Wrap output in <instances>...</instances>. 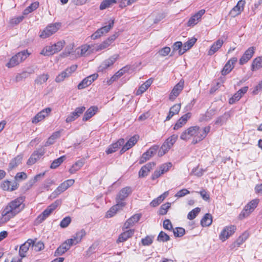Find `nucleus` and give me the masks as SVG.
Instances as JSON below:
<instances>
[{"mask_svg":"<svg viewBox=\"0 0 262 262\" xmlns=\"http://www.w3.org/2000/svg\"><path fill=\"white\" fill-rule=\"evenodd\" d=\"M114 24V20H110L108 25L101 27L94 33L91 35V38L92 39H96L101 37L104 34L107 33L113 27Z\"/></svg>","mask_w":262,"mask_h":262,"instance_id":"10","label":"nucleus"},{"mask_svg":"<svg viewBox=\"0 0 262 262\" xmlns=\"http://www.w3.org/2000/svg\"><path fill=\"white\" fill-rule=\"evenodd\" d=\"M85 231L83 229H82L80 231L77 232L73 238H71L70 239L73 240V245H76L80 242L82 238L85 236Z\"/></svg>","mask_w":262,"mask_h":262,"instance_id":"36","label":"nucleus"},{"mask_svg":"<svg viewBox=\"0 0 262 262\" xmlns=\"http://www.w3.org/2000/svg\"><path fill=\"white\" fill-rule=\"evenodd\" d=\"M61 201L57 200L54 203L49 206L37 218L36 221L38 223H41L45 220H46L51 213L58 206L60 205Z\"/></svg>","mask_w":262,"mask_h":262,"instance_id":"4","label":"nucleus"},{"mask_svg":"<svg viewBox=\"0 0 262 262\" xmlns=\"http://www.w3.org/2000/svg\"><path fill=\"white\" fill-rule=\"evenodd\" d=\"M24 17L23 15L12 18L10 20V24L12 25H17L20 22H21L24 19Z\"/></svg>","mask_w":262,"mask_h":262,"instance_id":"64","label":"nucleus"},{"mask_svg":"<svg viewBox=\"0 0 262 262\" xmlns=\"http://www.w3.org/2000/svg\"><path fill=\"white\" fill-rule=\"evenodd\" d=\"M135 233L134 229L127 230L120 234L117 240V243L124 242L127 241L129 238L132 237Z\"/></svg>","mask_w":262,"mask_h":262,"instance_id":"24","label":"nucleus"},{"mask_svg":"<svg viewBox=\"0 0 262 262\" xmlns=\"http://www.w3.org/2000/svg\"><path fill=\"white\" fill-rule=\"evenodd\" d=\"M191 138H192V136L191 126L184 130L180 136V139L185 141H188Z\"/></svg>","mask_w":262,"mask_h":262,"instance_id":"38","label":"nucleus"},{"mask_svg":"<svg viewBox=\"0 0 262 262\" xmlns=\"http://www.w3.org/2000/svg\"><path fill=\"white\" fill-rule=\"evenodd\" d=\"M245 1L244 0H240L238 2L236 5L231 10L230 14L235 17L241 13L244 10Z\"/></svg>","mask_w":262,"mask_h":262,"instance_id":"20","label":"nucleus"},{"mask_svg":"<svg viewBox=\"0 0 262 262\" xmlns=\"http://www.w3.org/2000/svg\"><path fill=\"white\" fill-rule=\"evenodd\" d=\"M66 156H62L54 160L50 165L51 169H55L58 167L66 160Z\"/></svg>","mask_w":262,"mask_h":262,"instance_id":"43","label":"nucleus"},{"mask_svg":"<svg viewBox=\"0 0 262 262\" xmlns=\"http://www.w3.org/2000/svg\"><path fill=\"white\" fill-rule=\"evenodd\" d=\"M124 143V140L122 138L119 139L116 142L110 145L107 150L106 153L107 155L112 154L116 151Z\"/></svg>","mask_w":262,"mask_h":262,"instance_id":"21","label":"nucleus"},{"mask_svg":"<svg viewBox=\"0 0 262 262\" xmlns=\"http://www.w3.org/2000/svg\"><path fill=\"white\" fill-rule=\"evenodd\" d=\"M237 61L236 57H232L225 65L221 73L223 75H226L230 73L234 68V64Z\"/></svg>","mask_w":262,"mask_h":262,"instance_id":"19","label":"nucleus"},{"mask_svg":"<svg viewBox=\"0 0 262 262\" xmlns=\"http://www.w3.org/2000/svg\"><path fill=\"white\" fill-rule=\"evenodd\" d=\"M98 110V108L96 106H93L90 107L84 113L82 120L83 121H88L96 113Z\"/></svg>","mask_w":262,"mask_h":262,"instance_id":"29","label":"nucleus"},{"mask_svg":"<svg viewBox=\"0 0 262 262\" xmlns=\"http://www.w3.org/2000/svg\"><path fill=\"white\" fill-rule=\"evenodd\" d=\"M55 49L54 48L53 45L48 46L45 47L40 52V54L44 56H50L56 53Z\"/></svg>","mask_w":262,"mask_h":262,"instance_id":"35","label":"nucleus"},{"mask_svg":"<svg viewBox=\"0 0 262 262\" xmlns=\"http://www.w3.org/2000/svg\"><path fill=\"white\" fill-rule=\"evenodd\" d=\"M119 57V55L117 54H115L112 56L110 57L108 59L104 60L105 62L107 64V67L109 68L110 66L113 65L115 61L117 60Z\"/></svg>","mask_w":262,"mask_h":262,"instance_id":"50","label":"nucleus"},{"mask_svg":"<svg viewBox=\"0 0 262 262\" xmlns=\"http://www.w3.org/2000/svg\"><path fill=\"white\" fill-rule=\"evenodd\" d=\"M173 233L176 237H182L185 233V230L182 227H176L173 229Z\"/></svg>","mask_w":262,"mask_h":262,"instance_id":"47","label":"nucleus"},{"mask_svg":"<svg viewBox=\"0 0 262 262\" xmlns=\"http://www.w3.org/2000/svg\"><path fill=\"white\" fill-rule=\"evenodd\" d=\"M184 85V81L183 79H181L179 82L174 86L171 91L169 97V100L173 101L178 96L183 89Z\"/></svg>","mask_w":262,"mask_h":262,"instance_id":"14","label":"nucleus"},{"mask_svg":"<svg viewBox=\"0 0 262 262\" xmlns=\"http://www.w3.org/2000/svg\"><path fill=\"white\" fill-rule=\"evenodd\" d=\"M153 238V236L147 235L145 238L142 239V244L143 246H149L152 243Z\"/></svg>","mask_w":262,"mask_h":262,"instance_id":"51","label":"nucleus"},{"mask_svg":"<svg viewBox=\"0 0 262 262\" xmlns=\"http://www.w3.org/2000/svg\"><path fill=\"white\" fill-rule=\"evenodd\" d=\"M181 109V104H176L173 105L169 110L168 115H167L165 121L169 120L174 115L178 114Z\"/></svg>","mask_w":262,"mask_h":262,"instance_id":"30","label":"nucleus"},{"mask_svg":"<svg viewBox=\"0 0 262 262\" xmlns=\"http://www.w3.org/2000/svg\"><path fill=\"white\" fill-rule=\"evenodd\" d=\"M169 236L162 231L159 233L157 237V241L159 242H166L169 241Z\"/></svg>","mask_w":262,"mask_h":262,"instance_id":"44","label":"nucleus"},{"mask_svg":"<svg viewBox=\"0 0 262 262\" xmlns=\"http://www.w3.org/2000/svg\"><path fill=\"white\" fill-rule=\"evenodd\" d=\"M137 1V0H121L120 2L119 7L121 8L125 7L136 2Z\"/></svg>","mask_w":262,"mask_h":262,"instance_id":"57","label":"nucleus"},{"mask_svg":"<svg viewBox=\"0 0 262 262\" xmlns=\"http://www.w3.org/2000/svg\"><path fill=\"white\" fill-rule=\"evenodd\" d=\"M71 222V219L70 216H67L63 218L60 223V226L64 228L67 227Z\"/></svg>","mask_w":262,"mask_h":262,"instance_id":"52","label":"nucleus"},{"mask_svg":"<svg viewBox=\"0 0 262 262\" xmlns=\"http://www.w3.org/2000/svg\"><path fill=\"white\" fill-rule=\"evenodd\" d=\"M242 96L238 92L234 94V95L229 99V102L230 104H233L236 101H238Z\"/></svg>","mask_w":262,"mask_h":262,"instance_id":"55","label":"nucleus"},{"mask_svg":"<svg viewBox=\"0 0 262 262\" xmlns=\"http://www.w3.org/2000/svg\"><path fill=\"white\" fill-rule=\"evenodd\" d=\"M236 229V226L234 225L226 226L220 234L219 238L222 242L225 241L235 232Z\"/></svg>","mask_w":262,"mask_h":262,"instance_id":"11","label":"nucleus"},{"mask_svg":"<svg viewBox=\"0 0 262 262\" xmlns=\"http://www.w3.org/2000/svg\"><path fill=\"white\" fill-rule=\"evenodd\" d=\"M1 187L4 190L13 191L18 188V184L15 181L12 183L8 180H6L2 184Z\"/></svg>","mask_w":262,"mask_h":262,"instance_id":"25","label":"nucleus"},{"mask_svg":"<svg viewBox=\"0 0 262 262\" xmlns=\"http://www.w3.org/2000/svg\"><path fill=\"white\" fill-rule=\"evenodd\" d=\"M212 113L211 111H207L206 113L200 118V120L201 121H208L212 118Z\"/></svg>","mask_w":262,"mask_h":262,"instance_id":"59","label":"nucleus"},{"mask_svg":"<svg viewBox=\"0 0 262 262\" xmlns=\"http://www.w3.org/2000/svg\"><path fill=\"white\" fill-rule=\"evenodd\" d=\"M22 159L23 156L21 155H18L13 158L9 163L8 169L11 170L16 167L21 163Z\"/></svg>","mask_w":262,"mask_h":262,"instance_id":"31","label":"nucleus"},{"mask_svg":"<svg viewBox=\"0 0 262 262\" xmlns=\"http://www.w3.org/2000/svg\"><path fill=\"white\" fill-rule=\"evenodd\" d=\"M49 78V75L48 74H42L35 80V83L37 84H41L46 82Z\"/></svg>","mask_w":262,"mask_h":262,"instance_id":"45","label":"nucleus"},{"mask_svg":"<svg viewBox=\"0 0 262 262\" xmlns=\"http://www.w3.org/2000/svg\"><path fill=\"white\" fill-rule=\"evenodd\" d=\"M205 10L202 9L192 16L187 23V26L191 27L196 25L204 14Z\"/></svg>","mask_w":262,"mask_h":262,"instance_id":"17","label":"nucleus"},{"mask_svg":"<svg viewBox=\"0 0 262 262\" xmlns=\"http://www.w3.org/2000/svg\"><path fill=\"white\" fill-rule=\"evenodd\" d=\"M151 155L147 153V151L144 152L141 156L140 159L139 163L142 164L146 162L151 158Z\"/></svg>","mask_w":262,"mask_h":262,"instance_id":"58","label":"nucleus"},{"mask_svg":"<svg viewBox=\"0 0 262 262\" xmlns=\"http://www.w3.org/2000/svg\"><path fill=\"white\" fill-rule=\"evenodd\" d=\"M91 46L88 45L82 46L77 52V54H79L81 56H85L90 54L91 51L90 49Z\"/></svg>","mask_w":262,"mask_h":262,"instance_id":"40","label":"nucleus"},{"mask_svg":"<svg viewBox=\"0 0 262 262\" xmlns=\"http://www.w3.org/2000/svg\"><path fill=\"white\" fill-rule=\"evenodd\" d=\"M197 39L195 37H192L189 39L187 41L185 42L183 45V50H180L179 51V54L180 55H182L184 53H185L187 51L189 50L191 48L193 47L194 44L196 42Z\"/></svg>","mask_w":262,"mask_h":262,"instance_id":"26","label":"nucleus"},{"mask_svg":"<svg viewBox=\"0 0 262 262\" xmlns=\"http://www.w3.org/2000/svg\"><path fill=\"white\" fill-rule=\"evenodd\" d=\"M27 176L24 172H18L15 177V181H21L26 179Z\"/></svg>","mask_w":262,"mask_h":262,"instance_id":"61","label":"nucleus"},{"mask_svg":"<svg viewBox=\"0 0 262 262\" xmlns=\"http://www.w3.org/2000/svg\"><path fill=\"white\" fill-rule=\"evenodd\" d=\"M29 55V54L27 52V51L24 50L18 52L11 57L9 61L6 64V66L8 68H13L25 60Z\"/></svg>","mask_w":262,"mask_h":262,"instance_id":"3","label":"nucleus"},{"mask_svg":"<svg viewBox=\"0 0 262 262\" xmlns=\"http://www.w3.org/2000/svg\"><path fill=\"white\" fill-rule=\"evenodd\" d=\"M201 209L199 207H196L193 209H192L191 211H190L188 215L187 218L190 220H192L195 218L199 213L200 212Z\"/></svg>","mask_w":262,"mask_h":262,"instance_id":"46","label":"nucleus"},{"mask_svg":"<svg viewBox=\"0 0 262 262\" xmlns=\"http://www.w3.org/2000/svg\"><path fill=\"white\" fill-rule=\"evenodd\" d=\"M75 182L74 180L69 179L62 183L51 194L50 198L54 199L62 192L66 191L69 187L72 186Z\"/></svg>","mask_w":262,"mask_h":262,"instance_id":"7","label":"nucleus"},{"mask_svg":"<svg viewBox=\"0 0 262 262\" xmlns=\"http://www.w3.org/2000/svg\"><path fill=\"white\" fill-rule=\"evenodd\" d=\"M34 244V241L31 239H29L24 244H22L19 248V255L21 258L26 256V253L28 252L29 247L31 245Z\"/></svg>","mask_w":262,"mask_h":262,"instance_id":"18","label":"nucleus"},{"mask_svg":"<svg viewBox=\"0 0 262 262\" xmlns=\"http://www.w3.org/2000/svg\"><path fill=\"white\" fill-rule=\"evenodd\" d=\"M189 191H188L187 189H182L180 190V191H179L175 194V196L177 197V198H181V197H183V196H185V195L189 194Z\"/></svg>","mask_w":262,"mask_h":262,"instance_id":"62","label":"nucleus"},{"mask_svg":"<svg viewBox=\"0 0 262 262\" xmlns=\"http://www.w3.org/2000/svg\"><path fill=\"white\" fill-rule=\"evenodd\" d=\"M178 137V135H172L163 143V144L169 149L176 142Z\"/></svg>","mask_w":262,"mask_h":262,"instance_id":"39","label":"nucleus"},{"mask_svg":"<svg viewBox=\"0 0 262 262\" xmlns=\"http://www.w3.org/2000/svg\"><path fill=\"white\" fill-rule=\"evenodd\" d=\"M39 7V2H35L32 3L29 6L23 11L24 15H28L32 11L35 10Z\"/></svg>","mask_w":262,"mask_h":262,"instance_id":"42","label":"nucleus"},{"mask_svg":"<svg viewBox=\"0 0 262 262\" xmlns=\"http://www.w3.org/2000/svg\"><path fill=\"white\" fill-rule=\"evenodd\" d=\"M224 43V40L221 39H219L215 41L213 45L211 46L210 49L208 51V54L209 55H213L216 52H217L219 49H220Z\"/></svg>","mask_w":262,"mask_h":262,"instance_id":"27","label":"nucleus"},{"mask_svg":"<svg viewBox=\"0 0 262 262\" xmlns=\"http://www.w3.org/2000/svg\"><path fill=\"white\" fill-rule=\"evenodd\" d=\"M24 201V199L23 197H19L10 202L2 211V222H7L18 213L24 208L23 206L20 208Z\"/></svg>","mask_w":262,"mask_h":262,"instance_id":"1","label":"nucleus"},{"mask_svg":"<svg viewBox=\"0 0 262 262\" xmlns=\"http://www.w3.org/2000/svg\"><path fill=\"white\" fill-rule=\"evenodd\" d=\"M64 43L65 42L64 41H60L53 45L54 48L55 49V51L57 53L61 51L63 48Z\"/></svg>","mask_w":262,"mask_h":262,"instance_id":"56","label":"nucleus"},{"mask_svg":"<svg viewBox=\"0 0 262 262\" xmlns=\"http://www.w3.org/2000/svg\"><path fill=\"white\" fill-rule=\"evenodd\" d=\"M60 25L56 23L48 25L43 31H42L39 36L42 38H46L57 31Z\"/></svg>","mask_w":262,"mask_h":262,"instance_id":"8","label":"nucleus"},{"mask_svg":"<svg viewBox=\"0 0 262 262\" xmlns=\"http://www.w3.org/2000/svg\"><path fill=\"white\" fill-rule=\"evenodd\" d=\"M123 207V204L121 205V204H119L116 203V205L113 206L107 212L106 217L107 218L113 217L118 211L122 209Z\"/></svg>","mask_w":262,"mask_h":262,"instance_id":"28","label":"nucleus"},{"mask_svg":"<svg viewBox=\"0 0 262 262\" xmlns=\"http://www.w3.org/2000/svg\"><path fill=\"white\" fill-rule=\"evenodd\" d=\"M230 117L229 112H225L223 115L219 117L216 119L215 124L216 125H222Z\"/></svg>","mask_w":262,"mask_h":262,"instance_id":"37","label":"nucleus"},{"mask_svg":"<svg viewBox=\"0 0 262 262\" xmlns=\"http://www.w3.org/2000/svg\"><path fill=\"white\" fill-rule=\"evenodd\" d=\"M111 44V43L110 42V41L106 39L104 40L102 43L97 46L96 50L100 51L103 50L107 48Z\"/></svg>","mask_w":262,"mask_h":262,"instance_id":"53","label":"nucleus"},{"mask_svg":"<svg viewBox=\"0 0 262 262\" xmlns=\"http://www.w3.org/2000/svg\"><path fill=\"white\" fill-rule=\"evenodd\" d=\"M84 162L83 160H79L76 161L69 169V172L71 174L75 173L79 170L84 165Z\"/></svg>","mask_w":262,"mask_h":262,"instance_id":"32","label":"nucleus"},{"mask_svg":"<svg viewBox=\"0 0 262 262\" xmlns=\"http://www.w3.org/2000/svg\"><path fill=\"white\" fill-rule=\"evenodd\" d=\"M191 127L193 138L191 144L193 145L198 143L205 139L207 134L210 132L211 128L210 126H205L203 129H201L198 125L192 126Z\"/></svg>","mask_w":262,"mask_h":262,"instance_id":"2","label":"nucleus"},{"mask_svg":"<svg viewBox=\"0 0 262 262\" xmlns=\"http://www.w3.org/2000/svg\"><path fill=\"white\" fill-rule=\"evenodd\" d=\"M116 3V0H103L100 4L99 9L101 10H104Z\"/></svg>","mask_w":262,"mask_h":262,"instance_id":"41","label":"nucleus"},{"mask_svg":"<svg viewBox=\"0 0 262 262\" xmlns=\"http://www.w3.org/2000/svg\"><path fill=\"white\" fill-rule=\"evenodd\" d=\"M141 217V214H136L128 219L124 224L123 229H128L138 222Z\"/></svg>","mask_w":262,"mask_h":262,"instance_id":"22","label":"nucleus"},{"mask_svg":"<svg viewBox=\"0 0 262 262\" xmlns=\"http://www.w3.org/2000/svg\"><path fill=\"white\" fill-rule=\"evenodd\" d=\"M212 222V217L210 213H206L204 215L201 221V225L203 227L210 226Z\"/></svg>","mask_w":262,"mask_h":262,"instance_id":"33","label":"nucleus"},{"mask_svg":"<svg viewBox=\"0 0 262 262\" xmlns=\"http://www.w3.org/2000/svg\"><path fill=\"white\" fill-rule=\"evenodd\" d=\"M261 68H262V56L258 57L253 60L251 70L255 71Z\"/></svg>","mask_w":262,"mask_h":262,"instance_id":"34","label":"nucleus"},{"mask_svg":"<svg viewBox=\"0 0 262 262\" xmlns=\"http://www.w3.org/2000/svg\"><path fill=\"white\" fill-rule=\"evenodd\" d=\"M45 153V149L43 147L35 150L28 159L27 164L29 165L34 164L39 160Z\"/></svg>","mask_w":262,"mask_h":262,"instance_id":"12","label":"nucleus"},{"mask_svg":"<svg viewBox=\"0 0 262 262\" xmlns=\"http://www.w3.org/2000/svg\"><path fill=\"white\" fill-rule=\"evenodd\" d=\"M132 190L130 187H125L121 189L116 195L115 198L116 203L123 205L124 207L126 203L124 201L131 194Z\"/></svg>","mask_w":262,"mask_h":262,"instance_id":"6","label":"nucleus"},{"mask_svg":"<svg viewBox=\"0 0 262 262\" xmlns=\"http://www.w3.org/2000/svg\"><path fill=\"white\" fill-rule=\"evenodd\" d=\"M171 204L169 203H167L164 204H163L161 207L159 211V213L160 215H164L166 214L167 212L168 209L170 208Z\"/></svg>","mask_w":262,"mask_h":262,"instance_id":"48","label":"nucleus"},{"mask_svg":"<svg viewBox=\"0 0 262 262\" xmlns=\"http://www.w3.org/2000/svg\"><path fill=\"white\" fill-rule=\"evenodd\" d=\"M163 226L165 229L168 230H171L173 229L172 224L169 219H166L164 221Z\"/></svg>","mask_w":262,"mask_h":262,"instance_id":"60","label":"nucleus"},{"mask_svg":"<svg viewBox=\"0 0 262 262\" xmlns=\"http://www.w3.org/2000/svg\"><path fill=\"white\" fill-rule=\"evenodd\" d=\"M98 76V75L97 74H94L86 77L78 84L77 86L78 89L81 90L86 88L94 81L97 78Z\"/></svg>","mask_w":262,"mask_h":262,"instance_id":"15","label":"nucleus"},{"mask_svg":"<svg viewBox=\"0 0 262 262\" xmlns=\"http://www.w3.org/2000/svg\"><path fill=\"white\" fill-rule=\"evenodd\" d=\"M77 66L76 64L72 65L69 68H67L64 71L58 75L55 78L56 82H61L63 81L67 77H69L77 69Z\"/></svg>","mask_w":262,"mask_h":262,"instance_id":"9","label":"nucleus"},{"mask_svg":"<svg viewBox=\"0 0 262 262\" xmlns=\"http://www.w3.org/2000/svg\"><path fill=\"white\" fill-rule=\"evenodd\" d=\"M149 172V170L146 169L145 166H142L139 172V177H144L147 176Z\"/></svg>","mask_w":262,"mask_h":262,"instance_id":"63","label":"nucleus"},{"mask_svg":"<svg viewBox=\"0 0 262 262\" xmlns=\"http://www.w3.org/2000/svg\"><path fill=\"white\" fill-rule=\"evenodd\" d=\"M170 48L168 47H165L160 50L158 52L159 55L161 56L164 57L167 56L170 52Z\"/></svg>","mask_w":262,"mask_h":262,"instance_id":"54","label":"nucleus"},{"mask_svg":"<svg viewBox=\"0 0 262 262\" xmlns=\"http://www.w3.org/2000/svg\"><path fill=\"white\" fill-rule=\"evenodd\" d=\"M51 109L50 107H47L38 113H37L32 119V122L33 123H37L39 121L43 120L46 117L48 116L51 113Z\"/></svg>","mask_w":262,"mask_h":262,"instance_id":"16","label":"nucleus"},{"mask_svg":"<svg viewBox=\"0 0 262 262\" xmlns=\"http://www.w3.org/2000/svg\"><path fill=\"white\" fill-rule=\"evenodd\" d=\"M85 107L84 106H81L77 107L73 112L72 115L74 116L76 119L78 118L85 111Z\"/></svg>","mask_w":262,"mask_h":262,"instance_id":"49","label":"nucleus"},{"mask_svg":"<svg viewBox=\"0 0 262 262\" xmlns=\"http://www.w3.org/2000/svg\"><path fill=\"white\" fill-rule=\"evenodd\" d=\"M138 137L137 136H134L132 137L125 145L122 147L120 152L121 154H122L126 150L132 147L137 142Z\"/></svg>","mask_w":262,"mask_h":262,"instance_id":"23","label":"nucleus"},{"mask_svg":"<svg viewBox=\"0 0 262 262\" xmlns=\"http://www.w3.org/2000/svg\"><path fill=\"white\" fill-rule=\"evenodd\" d=\"M72 245H73L72 239L67 240L56 250L54 255L55 256H58L62 255L67 252Z\"/></svg>","mask_w":262,"mask_h":262,"instance_id":"13","label":"nucleus"},{"mask_svg":"<svg viewBox=\"0 0 262 262\" xmlns=\"http://www.w3.org/2000/svg\"><path fill=\"white\" fill-rule=\"evenodd\" d=\"M259 202V200L258 199H253L249 202L245 206L244 208L239 214V219L242 220L248 216L250 214L254 211L255 208H256Z\"/></svg>","mask_w":262,"mask_h":262,"instance_id":"5","label":"nucleus"}]
</instances>
